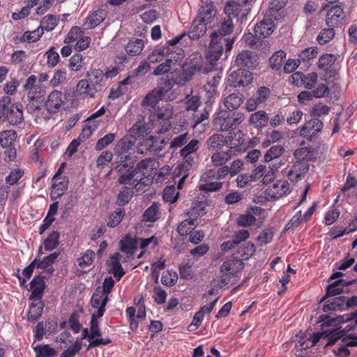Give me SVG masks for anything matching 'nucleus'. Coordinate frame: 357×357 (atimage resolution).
<instances>
[{
	"mask_svg": "<svg viewBox=\"0 0 357 357\" xmlns=\"http://www.w3.org/2000/svg\"><path fill=\"white\" fill-rule=\"evenodd\" d=\"M228 174V166L206 169L200 176L198 188L204 192H218L224 184L221 180L225 178Z\"/></svg>",
	"mask_w": 357,
	"mask_h": 357,
	"instance_id": "obj_1",
	"label": "nucleus"
},
{
	"mask_svg": "<svg viewBox=\"0 0 357 357\" xmlns=\"http://www.w3.org/2000/svg\"><path fill=\"white\" fill-rule=\"evenodd\" d=\"M214 128L221 132H228L236 129L245 119V115L240 112L220 109L213 114Z\"/></svg>",
	"mask_w": 357,
	"mask_h": 357,
	"instance_id": "obj_2",
	"label": "nucleus"
},
{
	"mask_svg": "<svg viewBox=\"0 0 357 357\" xmlns=\"http://www.w3.org/2000/svg\"><path fill=\"white\" fill-rule=\"evenodd\" d=\"M252 0H238L227 1L225 6V13L227 17L236 18L237 21L243 23L247 20V16L251 10Z\"/></svg>",
	"mask_w": 357,
	"mask_h": 357,
	"instance_id": "obj_3",
	"label": "nucleus"
},
{
	"mask_svg": "<svg viewBox=\"0 0 357 357\" xmlns=\"http://www.w3.org/2000/svg\"><path fill=\"white\" fill-rule=\"evenodd\" d=\"M244 268V263L241 259L232 257L225 261L220 266L222 274V282L228 283L232 278H239L241 272Z\"/></svg>",
	"mask_w": 357,
	"mask_h": 357,
	"instance_id": "obj_4",
	"label": "nucleus"
},
{
	"mask_svg": "<svg viewBox=\"0 0 357 357\" xmlns=\"http://www.w3.org/2000/svg\"><path fill=\"white\" fill-rule=\"evenodd\" d=\"M67 102L66 96L61 91L52 90L44 100V107L50 114L60 112Z\"/></svg>",
	"mask_w": 357,
	"mask_h": 357,
	"instance_id": "obj_5",
	"label": "nucleus"
},
{
	"mask_svg": "<svg viewBox=\"0 0 357 357\" xmlns=\"http://www.w3.org/2000/svg\"><path fill=\"white\" fill-rule=\"evenodd\" d=\"M173 115V106L169 102H166L161 106H158L154 112L155 121L160 126L158 130L159 133H163L169 130L172 128L171 119Z\"/></svg>",
	"mask_w": 357,
	"mask_h": 357,
	"instance_id": "obj_6",
	"label": "nucleus"
},
{
	"mask_svg": "<svg viewBox=\"0 0 357 357\" xmlns=\"http://www.w3.org/2000/svg\"><path fill=\"white\" fill-rule=\"evenodd\" d=\"M116 169L121 174L118 179L121 184L130 183L132 180H133L132 185H137L139 183L144 184L145 183L142 175H139V172H137L133 167H130L126 162L118 165Z\"/></svg>",
	"mask_w": 357,
	"mask_h": 357,
	"instance_id": "obj_7",
	"label": "nucleus"
},
{
	"mask_svg": "<svg viewBox=\"0 0 357 357\" xmlns=\"http://www.w3.org/2000/svg\"><path fill=\"white\" fill-rule=\"evenodd\" d=\"M97 314H92L90 321V333H89V344L87 349L96 348L100 345H107L111 343L109 338H96V337H101L102 332L99 327V321Z\"/></svg>",
	"mask_w": 357,
	"mask_h": 357,
	"instance_id": "obj_8",
	"label": "nucleus"
},
{
	"mask_svg": "<svg viewBox=\"0 0 357 357\" xmlns=\"http://www.w3.org/2000/svg\"><path fill=\"white\" fill-rule=\"evenodd\" d=\"M318 79V75L315 72L304 74L302 72H296L291 75L289 81L294 86H303L307 89H312L315 86Z\"/></svg>",
	"mask_w": 357,
	"mask_h": 357,
	"instance_id": "obj_9",
	"label": "nucleus"
},
{
	"mask_svg": "<svg viewBox=\"0 0 357 357\" xmlns=\"http://www.w3.org/2000/svg\"><path fill=\"white\" fill-rule=\"evenodd\" d=\"M252 79L253 76L251 72L240 68L230 74L227 82L230 86L240 87L249 85Z\"/></svg>",
	"mask_w": 357,
	"mask_h": 357,
	"instance_id": "obj_10",
	"label": "nucleus"
},
{
	"mask_svg": "<svg viewBox=\"0 0 357 357\" xmlns=\"http://www.w3.org/2000/svg\"><path fill=\"white\" fill-rule=\"evenodd\" d=\"M344 20L343 8L340 5H335L328 10L325 21L328 27L334 28L341 26Z\"/></svg>",
	"mask_w": 357,
	"mask_h": 357,
	"instance_id": "obj_11",
	"label": "nucleus"
},
{
	"mask_svg": "<svg viewBox=\"0 0 357 357\" xmlns=\"http://www.w3.org/2000/svg\"><path fill=\"white\" fill-rule=\"evenodd\" d=\"M337 57L333 54H324L321 55L317 62V68L324 73V75L328 78L335 77L336 70L334 68V64Z\"/></svg>",
	"mask_w": 357,
	"mask_h": 357,
	"instance_id": "obj_12",
	"label": "nucleus"
},
{
	"mask_svg": "<svg viewBox=\"0 0 357 357\" xmlns=\"http://www.w3.org/2000/svg\"><path fill=\"white\" fill-rule=\"evenodd\" d=\"M258 63L257 54L250 50H243L237 54L235 59V64L241 68L254 69Z\"/></svg>",
	"mask_w": 357,
	"mask_h": 357,
	"instance_id": "obj_13",
	"label": "nucleus"
},
{
	"mask_svg": "<svg viewBox=\"0 0 357 357\" xmlns=\"http://www.w3.org/2000/svg\"><path fill=\"white\" fill-rule=\"evenodd\" d=\"M22 108L21 103L17 102L12 105L9 109L3 112L2 120L7 121L10 125L13 126L21 123L23 120Z\"/></svg>",
	"mask_w": 357,
	"mask_h": 357,
	"instance_id": "obj_14",
	"label": "nucleus"
},
{
	"mask_svg": "<svg viewBox=\"0 0 357 357\" xmlns=\"http://www.w3.org/2000/svg\"><path fill=\"white\" fill-rule=\"evenodd\" d=\"M207 58L211 63H215L223 53L222 42L218 38V33H212Z\"/></svg>",
	"mask_w": 357,
	"mask_h": 357,
	"instance_id": "obj_15",
	"label": "nucleus"
},
{
	"mask_svg": "<svg viewBox=\"0 0 357 357\" xmlns=\"http://www.w3.org/2000/svg\"><path fill=\"white\" fill-rule=\"evenodd\" d=\"M57 176H53L52 179V186L50 188V199L52 201L56 200L64 195L68 189L69 180L68 178L57 179Z\"/></svg>",
	"mask_w": 357,
	"mask_h": 357,
	"instance_id": "obj_16",
	"label": "nucleus"
},
{
	"mask_svg": "<svg viewBox=\"0 0 357 357\" xmlns=\"http://www.w3.org/2000/svg\"><path fill=\"white\" fill-rule=\"evenodd\" d=\"M86 77L88 79L91 86L96 88L98 92L101 91L106 85L104 71L102 70L91 68L86 73Z\"/></svg>",
	"mask_w": 357,
	"mask_h": 357,
	"instance_id": "obj_17",
	"label": "nucleus"
},
{
	"mask_svg": "<svg viewBox=\"0 0 357 357\" xmlns=\"http://www.w3.org/2000/svg\"><path fill=\"white\" fill-rule=\"evenodd\" d=\"M134 146V142L129 137L121 138L114 147V152L120 158L121 161L126 162L129 159L128 154Z\"/></svg>",
	"mask_w": 357,
	"mask_h": 357,
	"instance_id": "obj_18",
	"label": "nucleus"
},
{
	"mask_svg": "<svg viewBox=\"0 0 357 357\" xmlns=\"http://www.w3.org/2000/svg\"><path fill=\"white\" fill-rule=\"evenodd\" d=\"M158 142V137L150 136L140 143L137 149L138 153L143 154L149 152L151 153L155 154L162 149V146L159 145Z\"/></svg>",
	"mask_w": 357,
	"mask_h": 357,
	"instance_id": "obj_19",
	"label": "nucleus"
},
{
	"mask_svg": "<svg viewBox=\"0 0 357 357\" xmlns=\"http://www.w3.org/2000/svg\"><path fill=\"white\" fill-rule=\"evenodd\" d=\"M107 16V12L104 9H98L91 12L85 19L83 24L85 29H91L98 26Z\"/></svg>",
	"mask_w": 357,
	"mask_h": 357,
	"instance_id": "obj_20",
	"label": "nucleus"
},
{
	"mask_svg": "<svg viewBox=\"0 0 357 357\" xmlns=\"http://www.w3.org/2000/svg\"><path fill=\"white\" fill-rule=\"evenodd\" d=\"M324 124L321 120L314 118L306 121L304 125L301 128L300 135L304 137L312 136L319 132L323 128Z\"/></svg>",
	"mask_w": 357,
	"mask_h": 357,
	"instance_id": "obj_21",
	"label": "nucleus"
},
{
	"mask_svg": "<svg viewBox=\"0 0 357 357\" xmlns=\"http://www.w3.org/2000/svg\"><path fill=\"white\" fill-rule=\"evenodd\" d=\"M308 170V162L296 160L288 172V178L291 181H297L301 177H303Z\"/></svg>",
	"mask_w": 357,
	"mask_h": 357,
	"instance_id": "obj_22",
	"label": "nucleus"
},
{
	"mask_svg": "<svg viewBox=\"0 0 357 357\" xmlns=\"http://www.w3.org/2000/svg\"><path fill=\"white\" fill-rule=\"evenodd\" d=\"M275 28L274 22L271 19H265L257 23L254 28L255 36L258 40L269 36Z\"/></svg>",
	"mask_w": 357,
	"mask_h": 357,
	"instance_id": "obj_23",
	"label": "nucleus"
},
{
	"mask_svg": "<svg viewBox=\"0 0 357 357\" xmlns=\"http://www.w3.org/2000/svg\"><path fill=\"white\" fill-rule=\"evenodd\" d=\"M183 49L180 48L178 52L176 53V56H169L165 59L164 63L158 65L154 70L153 74L155 75H161L167 72H169L171 69V66L172 64L176 63L178 61H181L183 59Z\"/></svg>",
	"mask_w": 357,
	"mask_h": 357,
	"instance_id": "obj_24",
	"label": "nucleus"
},
{
	"mask_svg": "<svg viewBox=\"0 0 357 357\" xmlns=\"http://www.w3.org/2000/svg\"><path fill=\"white\" fill-rule=\"evenodd\" d=\"M33 301L30 305L27 312V319L29 322L35 323L41 317L45 303L42 300L31 299Z\"/></svg>",
	"mask_w": 357,
	"mask_h": 357,
	"instance_id": "obj_25",
	"label": "nucleus"
},
{
	"mask_svg": "<svg viewBox=\"0 0 357 357\" xmlns=\"http://www.w3.org/2000/svg\"><path fill=\"white\" fill-rule=\"evenodd\" d=\"M215 14V8L213 2L211 1L209 2H206L200 7L197 18L200 19L202 22L209 24L211 23Z\"/></svg>",
	"mask_w": 357,
	"mask_h": 357,
	"instance_id": "obj_26",
	"label": "nucleus"
},
{
	"mask_svg": "<svg viewBox=\"0 0 357 357\" xmlns=\"http://www.w3.org/2000/svg\"><path fill=\"white\" fill-rule=\"evenodd\" d=\"M290 192L289 185L287 181H280L274 183L271 188L267 190L269 197L278 199Z\"/></svg>",
	"mask_w": 357,
	"mask_h": 357,
	"instance_id": "obj_27",
	"label": "nucleus"
},
{
	"mask_svg": "<svg viewBox=\"0 0 357 357\" xmlns=\"http://www.w3.org/2000/svg\"><path fill=\"white\" fill-rule=\"evenodd\" d=\"M234 154L233 148L230 147L226 151H215L211 157V161L215 167L226 166V163L231 159Z\"/></svg>",
	"mask_w": 357,
	"mask_h": 357,
	"instance_id": "obj_28",
	"label": "nucleus"
},
{
	"mask_svg": "<svg viewBox=\"0 0 357 357\" xmlns=\"http://www.w3.org/2000/svg\"><path fill=\"white\" fill-rule=\"evenodd\" d=\"M30 288L31 294L29 299L41 300L45 288L44 277L40 275L35 276L30 282Z\"/></svg>",
	"mask_w": 357,
	"mask_h": 357,
	"instance_id": "obj_29",
	"label": "nucleus"
},
{
	"mask_svg": "<svg viewBox=\"0 0 357 357\" xmlns=\"http://www.w3.org/2000/svg\"><path fill=\"white\" fill-rule=\"evenodd\" d=\"M176 56L175 53L170 51L167 46H157L148 56L147 61L149 63H156L161 61L165 56Z\"/></svg>",
	"mask_w": 357,
	"mask_h": 357,
	"instance_id": "obj_30",
	"label": "nucleus"
},
{
	"mask_svg": "<svg viewBox=\"0 0 357 357\" xmlns=\"http://www.w3.org/2000/svg\"><path fill=\"white\" fill-rule=\"evenodd\" d=\"M145 47L144 40L140 38H132L125 45L124 50L130 56H139Z\"/></svg>",
	"mask_w": 357,
	"mask_h": 357,
	"instance_id": "obj_31",
	"label": "nucleus"
},
{
	"mask_svg": "<svg viewBox=\"0 0 357 357\" xmlns=\"http://www.w3.org/2000/svg\"><path fill=\"white\" fill-rule=\"evenodd\" d=\"M121 257L119 252H116L110 257V268L108 271L109 273L113 274L117 281H119L126 273L121 264Z\"/></svg>",
	"mask_w": 357,
	"mask_h": 357,
	"instance_id": "obj_32",
	"label": "nucleus"
},
{
	"mask_svg": "<svg viewBox=\"0 0 357 357\" xmlns=\"http://www.w3.org/2000/svg\"><path fill=\"white\" fill-rule=\"evenodd\" d=\"M227 142L222 134L215 133L210 136L206 141V148L208 151H220Z\"/></svg>",
	"mask_w": 357,
	"mask_h": 357,
	"instance_id": "obj_33",
	"label": "nucleus"
},
{
	"mask_svg": "<svg viewBox=\"0 0 357 357\" xmlns=\"http://www.w3.org/2000/svg\"><path fill=\"white\" fill-rule=\"evenodd\" d=\"M355 280L346 281L342 279L337 280L333 282L332 284L328 285L326 288V293L325 297L322 299L324 300L326 298L339 295L343 292L344 287L349 286L354 282Z\"/></svg>",
	"mask_w": 357,
	"mask_h": 357,
	"instance_id": "obj_34",
	"label": "nucleus"
},
{
	"mask_svg": "<svg viewBox=\"0 0 357 357\" xmlns=\"http://www.w3.org/2000/svg\"><path fill=\"white\" fill-rule=\"evenodd\" d=\"M155 163L156 162L154 158H145L137 164L135 169L137 172H139V175H142V177L144 179L153 169H156Z\"/></svg>",
	"mask_w": 357,
	"mask_h": 357,
	"instance_id": "obj_35",
	"label": "nucleus"
},
{
	"mask_svg": "<svg viewBox=\"0 0 357 357\" xmlns=\"http://www.w3.org/2000/svg\"><path fill=\"white\" fill-rule=\"evenodd\" d=\"M108 302L107 295L102 293H94L91 297V303L94 308H97V317H102L105 311V306Z\"/></svg>",
	"mask_w": 357,
	"mask_h": 357,
	"instance_id": "obj_36",
	"label": "nucleus"
},
{
	"mask_svg": "<svg viewBox=\"0 0 357 357\" xmlns=\"http://www.w3.org/2000/svg\"><path fill=\"white\" fill-rule=\"evenodd\" d=\"M76 91L78 94L91 98H94L98 92L96 88L91 86L86 77L85 79H80L78 82L76 86Z\"/></svg>",
	"mask_w": 357,
	"mask_h": 357,
	"instance_id": "obj_37",
	"label": "nucleus"
},
{
	"mask_svg": "<svg viewBox=\"0 0 357 357\" xmlns=\"http://www.w3.org/2000/svg\"><path fill=\"white\" fill-rule=\"evenodd\" d=\"M208 24L202 22L200 19H195L191 25L188 36L191 40H197L202 36L206 31Z\"/></svg>",
	"mask_w": 357,
	"mask_h": 357,
	"instance_id": "obj_38",
	"label": "nucleus"
},
{
	"mask_svg": "<svg viewBox=\"0 0 357 357\" xmlns=\"http://www.w3.org/2000/svg\"><path fill=\"white\" fill-rule=\"evenodd\" d=\"M243 95L238 92L233 93L227 96L224 100V105L227 108V111L234 112L243 103Z\"/></svg>",
	"mask_w": 357,
	"mask_h": 357,
	"instance_id": "obj_39",
	"label": "nucleus"
},
{
	"mask_svg": "<svg viewBox=\"0 0 357 357\" xmlns=\"http://www.w3.org/2000/svg\"><path fill=\"white\" fill-rule=\"evenodd\" d=\"M268 121V117L266 112L263 110H260L251 114L249 123L255 128H262L267 124Z\"/></svg>",
	"mask_w": 357,
	"mask_h": 357,
	"instance_id": "obj_40",
	"label": "nucleus"
},
{
	"mask_svg": "<svg viewBox=\"0 0 357 357\" xmlns=\"http://www.w3.org/2000/svg\"><path fill=\"white\" fill-rule=\"evenodd\" d=\"M345 299V296H338L326 301L323 306V311L328 312L341 310L344 305Z\"/></svg>",
	"mask_w": 357,
	"mask_h": 357,
	"instance_id": "obj_41",
	"label": "nucleus"
},
{
	"mask_svg": "<svg viewBox=\"0 0 357 357\" xmlns=\"http://www.w3.org/2000/svg\"><path fill=\"white\" fill-rule=\"evenodd\" d=\"M234 30L233 21L229 17L226 16L220 22V26L217 31L213 33H218V38H223L232 33Z\"/></svg>",
	"mask_w": 357,
	"mask_h": 357,
	"instance_id": "obj_42",
	"label": "nucleus"
},
{
	"mask_svg": "<svg viewBox=\"0 0 357 357\" xmlns=\"http://www.w3.org/2000/svg\"><path fill=\"white\" fill-rule=\"evenodd\" d=\"M17 138V132L15 130H3L0 132V145L3 148L13 146V143Z\"/></svg>",
	"mask_w": 357,
	"mask_h": 357,
	"instance_id": "obj_43",
	"label": "nucleus"
},
{
	"mask_svg": "<svg viewBox=\"0 0 357 357\" xmlns=\"http://www.w3.org/2000/svg\"><path fill=\"white\" fill-rule=\"evenodd\" d=\"M99 121L93 119V118H88L86 120V123L83 128L82 132L79 135V139H88L94 131H96L99 125Z\"/></svg>",
	"mask_w": 357,
	"mask_h": 357,
	"instance_id": "obj_44",
	"label": "nucleus"
},
{
	"mask_svg": "<svg viewBox=\"0 0 357 357\" xmlns=\"http://www.w3.org/2000/svg\"><path fill=\"white\" fill-rule=\"evenodd\" d=\"M284 152V149L283 146L280 144L272 146L264 155V162H269L273 160L278 159Z\"/></svg>",
	"mask_w": 357,
	"mask_h": 357,
	"instance_id": "obj_45",
	"label": "nucleus"
},
{
	"mask_svg": "<svg viewBox=\"0 0 357 357\" xmlns=\"http://www.w3.org/2000/svg\"><path fill=\"white\" fill-rule=\"evenodd\" d=\"M173 87L172 83L168 79H162L158 87L154 89L155 93H157L158 97H161L163 100L169 98L168 93Z\"/></svg>",
	"mask_w": 357,
	"mask_h": 357,
	"instance_id": "obj_46",
	"label": "nucleus"
},
{
	"mask_svg": "<svg viewBox=\"0 0 357 357\" xmlns=\"http://www.w3.org/2000/svg\"><path fill=\"white\" fill-rule=\"evenodd\" d=\"M196 226L195 220L186 219L178 225L177 231L182 236H188L195 229Z\"/></svg>",
	"mask_w": 357,
	"mask_h": 357,
	"instance_id": "obj_47",
	"label": "nucleus"
},
{
	"mask_svg": "<svg viewBox=\"0 0 357 357\" xmlns=\"http://www.w3.org/2000/svg\"><path fill=\"white\" fill-rule=\"evenodd\" d=\"M43 35V29H39L38 27L36 29L32 31H25L23 33V35L20 38V41L22 43L26 42L28 43H36L40 40Z\"/></svg>",
	"mask_w": 357,
	"mask_h": 357,
	"instance_id": "obj_48",
	"label": "nucleus"
},
{
	"mask_svg": "<svg viewBox=\"0 0 357 357\" xmlns=\"http://www.w3.org/2000/svg\"><path fill=\"white\" fill-rule=\"evenodd\" d=\"M60 234L57 231H52L44 241V248L47 251H52L55 249L59 243Z\"/></svg>",
	"mask_w": 357,
	"mask_h": 357,
	"instance_id": "obj_49",
	"label": "nucleus"
},
{
	"mask_svg": "<svg viewBox=\"0 0 357 357\" xmlns=\"http://www.w3.org/2000/svg\"><path fill=\"white\" fill-rule=\"evenodd\" d=\"M335 36L334 28L328 27L323 29L317 37V41L319 45H325L332 40Z\"/></svg>",
	"mask_w": 357,
	"mask_h": 357,
	"instance_id": "obj_50",
	"label": "nucleus"
},
{
	"mask_svg": "<svg viewBox=\"0 0 357 357\" xmlns=\"http://www.w3.org/2000/svg\"><path fill=\"white\" fill-rule=\"evenodd\" d=\"M183 158V163L179 165L176 168V172H188V171L192 167V166L195 164V154H180Z\"/></svg>",
	"mask_w": 357,
	"mask_h": 357,
	"instance_id": "obj_51",
	"label": "nucleus"
},
{
	"mask_svg": "<svg viewBox=\"0 0 357 357\" xmlns=\"http://www.w3.org/2000/svg\"><path fill=\"white\" fill-rule=\"evenodd\" d=\"M58 24V20L56 17L54 15H47L43 17L40 21V25L38 27L39 29H43L47 31H50L53 30Z\"/></svg>",
	"mask_w": 357,
	"mask_h": 357,
	"instance_id": "obj_52",
	"label": "nucleus"
},
{
	"mask_svg": "<svg viewBox=\"0 0 357 357\" xmlns=\"http://www.w3.org/2000/svg\"><path fill=\"white\" fill-rule=\"evenodd\" d=\"M285 59L286 53L283 50L275 52L269 59L271 68L277 70L280 69Z\"/></svg>",
	"mask_w": 357,
	"mask_h": 357,
	"instance_id": "obj_53",
	"label": "nucleus"
},
{
	"mask_svg": "<svg viewBox=\"0 0 357 357\" xmlns=\"http://www.w3.org/2000/svg\"><path fill=\"white\" fill-rule=\"evenodd\" d=\"M178 280V274L176 271L167 270L164 271L161 277V282L168 287H173Z\"/></svg>",
	"mask_w": 357,
	"mask_h": 357,
	"instance_id": "obj_54",
	"label": "nucleus"
},
{
	"mask_svg": "<svg viewBox=\"0 0 357 357\" xmlns=\"http://www.w3.org/2000/svg\"><path fill=\"white\" fill-rule=\"evenodd\" d=\"M266 172V166L264 165H260L258 167H257L251 174L252 178L254 181H257L259 178H261L262 176L263 181L264 182L267 181L268 180L271 181L273 178V174H269L268 172L267 174H265Z\"/></svg>",
	"mask_w": 357,
	"mask_h": 357,
	"instance_id": "obj_55",
	"label": "nucleus"
},
{
	"mask_svg": "<svg viewBox=\"0 0 357 357\" xmlns=\"http://www.w3.org/2000/svg\"><path fill=\"white\" fill-rule=\"evenodd\" d=\"M179 192L174 185L167 186L163 190V199L166 202L173 204L178 199Z\"/></svg>",
	"mask_w": 357,
	"mask_h": 357,
	"instance_id": "obj_56",
	"label": "nucleus"
},
{
	"mask_svg": "<svg viewBox=\"0 0 357 357\" xmlns=\"http://www.w3.org/2000/svg\"><path fill=\"white\" fill-rule=\"evenodd\" d=\"M255 222L256 218L250 211H247L245 213L240 215L236 220L237 225L243 227L251 226Z\"/></svg>",
	"mask_w": 357,
	"mask_h": 357,
	"instance_id": "obj_57",
	"label": "nucleus"
},
{
	"mask_svg": "<svg viewBox=\"0 0 357 357\" xmlns=\"http://www.w3.org/2000/svg\"><path fill=\"white\" fill-rule=\"evenodd\" d=\"M67 71L65 68L56 70L52 78L50 81V84L52 87H56L63 84L66 80Z\"/></svg>",
	"mask_w": 357,
	"mask_h": 357,
	"instance_id": "obj_58",
	"label": "nucleus"
},
{
	"mask_svg": "<svg viewBox=\"0 0 357 357\" xmlns=\"http://www.w3.org/2000/svg\"><path fill=\"white\" fill-rule=\"evenodd\" d=\"M24 172L22 169H11L8 176L5 178L6 185H13L16 184L18 181L23 176Z\"/></svg>",
	"mask_w": 357,
	"mask_h": 357,
	"instance_id": "obj_59",
	"label": "nucleus"
},
{
	"mask_svg": "<svg viewBox=\"0 0 357 357\" xmlns=\"http://www.w3.org/2000/svg\"><path fill=\"white\" fill-rule=\"evenodd\" d=\"M159 209V204L153 202L150 207H149L143 214V220L147 222H155L158 218V213Z\"/></svg>",
	"mask_w": 357,
	"mask_h": 357,
	"instance_id": "obj_60",
	"label": "nucleus"
},
{
	"mask_svg": "<svg viewBox=\"0 0 357 357\" xmlns=\"http://www.w3.org/2000/svg\"><path fill=\"white\" fill-rule=\"evenodd\" d=\"M313 153L312 150L307 147H303L295 150L294 153L296 160L299 162H307L311 159Z\"/></svg>",
	"mask_w": 357,
	"mask_h": 357,
	"instance_id": "obj_61",
	"label": "nucleus"
},
{
	"mask_svg": "<svg viewBox=\"0 0 357 357\" xmlns=\"http://www.w3.org/2000/svg\"><path fill=\"white\" fill-rule=\"evenodd\" d=\"M124 215V211L121 208H118L109 215L107 222V225L111 228H114L121 222Z\"/></svg>",
	"mask_w": 357,
	"mask_h": 357,
	"instance_id": "obj_62",
	"label": "nucleus"
},
{
	"mask_svg": "<svg viewBox=\"0 0 357 357\" xmlns=\"http://www.w3.org/2000/svg\"><path fill=\"white\" fill-rule=\"evenodd\" d=\"M137 246V241L135 238L126 237L125 240L121 241V250L127 254L132 255Z\"/></svg>",
	"mask_w": 357,
	"mask_h": 357,
	"instance_id": "obj_63",
	"label": "nucleus"
},
{
	"mask_svg": "<svg viewBox=\"0 0 357 357\" xmlns=\"http://www.w3.org/2000/svg\"><path fill=\"white\" fill-rule=\"evenodd\" d=\"M84 58L81 54H73L69 60L68 66L72 71H79L84 66Z\"/></svg>",
	"mask_w": 357,
	"mask_h": 357,
	"instance_id": "obj_64",
	"label": "nucleus"
}]
</instances>
